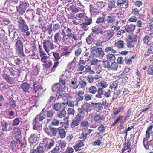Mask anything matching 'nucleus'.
I'll return each mask as SVG.
<instances>
[{
  "mask_svg": "<svg viewBox=\"0 0 153 153\" xmlns=\"http://www.w3.org/2000/svg\"><path fill=\"white\" fill-rule=\"evenodd\" d=\"M136 23V24H134V27L135 28H136V27L139 28L138 29V30L139 31V32H140V29L139 28L141 27L143 25V23L141 20L138 19H137V20Z\"/></svg>",
  "mask_w": 153,
  "mask_h": 153,
  "instance_id": "052dcab7",
  "label": "nucleus"
},
{
  "mask_svg": "<svg viewBox=\"0 0 153 153\" xmlns=\"http://www.w3.org/2000/svg\"><path fill=\"white\" fill-rule=\"evenodd\" d=\"M91 30L92 32L96 34H98L100 33L102 34L103 33L102 30L100 27L98 25L94 26L92 28Z\"/></svg>",
  "mask_w": 153,
  "mask_h": 153,
  "instance_id": "bb28decb",
  "label": "nucleus"
},
{
  "mask_svg": "<svg viewBox=\"0 0 153 153\" xmlns=\"http://www.w3.org/2000/svg\"><path fill=\"white\" fill-rule=\"evenodd\" d=\"M16 51L18 52V55L22 59L23 61H24L26 59V56L23 51V50H21L20 51Z\"/></svg>",
  "mask_w": 153,
  "mask_h": 153,
  "instance_id": "338daca9",
  "label": "nucleus"
},
{
  "mask_svg": "<svg viewBox=\"0 0 153 153\" xmlns=\"http://www.w3.org/2000/svg\"><path fill=\"white\" fill-rule=\"evenodd\" d=\"M93 130L89 129L87 128H85L82 132L80 137V138L82 139L84 141L86 139L88 135L91 134Z\"/></svg>",
  "mask_w": 153,
  "mask_h": 153,
  "instance_id": "f3484780",
  "label": "nucleus"
},
{
  "mask_svg": "<svg viewBox=\"0 0 153 153\" xmlns=\"http://www.w3.org/2000/svg\"><path fill=\"white\" fill-rule=\"evenodd\" d=\"M18 28L22 33H25L28 30V26L22 18L20 19L18 22Z\"/></svg>",
  "mask_w": 153,
  "mask_h": 153,
  "instance_id": "9b49d317",
  "label": "nucleus"
},
{
  "mask_svg": "<svg viewBox=\"0 0 153 153\" xmlns=\"http://www.w3.org/2000/svg\"><path fill=\"white\" fill-rule=\"evenodd\" d=\"M58 135L60 138L63 139L66 136V133L65 130L61 127H59V129L58 132Z\"/></svg>",
  "mask_w": 153,
  "mask_h": 153,
  "instance_id": "473e14b6",
  "label": "nucleus"
},
{
  "mask_svg": "<svg viewBox=\"0 0 153 153\" xmlns=\"http://www.w3.org/2000/svg\"><path fill=\"white\" fill-rule=\"evenodd\" d=\"M107 59L110 62V63L115 62L116 57L114 54L108 53L106 56Z\"/></svg>",
  "mask_w": 153,
  "mask_h": 153,
  "instance_id": "4c0bfd02",
  "label": "nucleus"
},
{
  "mask_svg": "<svg viewBox=\"0 0 153 153\" xmlns=\"http://www.w3.org/2000/svg\"><path fill=\"white\" fill-rule=\"evenodd\" d=\"M62 103L59 102L55 103L52 108L55 111H59L61 108H63L62 105Z\"/></svg>",
  "mask_w": 153,
  "mask_h": 153,
  "instance_id": "ea45409f",
  "label": "nucleus"
},
{
  "mask_svg": "<svg viewBox=\"0 0 153 153\" xmlns=\"http://www.w3.org/2000/svg\"><path fill=\"white\" fill-rule=\"evenodd\" d=\"M84 140H79V141L78 143H77L74 147V149H75V151H77L79 150H81V147L84 145Z\"/></svg>",
  "mask_w": 153,
  "mask_h": 153,
  "instance_id": "c03bdc74",
  "label": "nucleus"
},
{
  "mask_svg": "<svg viewBox=\"0 0 153 153\" xmlns=\"http://www.w3.org/2000/svg\"><path fill=\"white\" fill-rule=\"evenodd\" d=\"M147 74L149 75H153V64L149 65L147 70Z\"/></svg>",
  "mask_w": 153,
  "mask_h": 153,
  "instance_id": "774afa93",
  "label": "nucleus"
},
{
  "mask_svg": "<svg viewBox=\"0 0 153 153\" xmlns=\"http://www.w3.org/2000/svg\"><path fill=\"white\" fill-rule=\"evenodd\" d=\"M8 72L11 76H19L21 72V70L19 69L14 68L12 67H8L7 68Z\"/></svg>",
  "mask_w": 153,
  "mask_h": 153,
  "instance_id": "2eb2a0df",
  "label": "nucleus"
},
{
  "mask_svg": "<svg viewBox=\"0 0 153 153\" xmlns=\"http://www.w3.org/2000/svg\"><path fill=\"white\" fill-rule=\"evenodd\" d=\"M89 92L92 94H95L97 92V88L95 86L92 85L88 88Z\"/></svg>",
  "mask_w": 153,
  "mask_h": 153,
  "instance_id": "4d7b16f0",
  "label": "nucleus"
},
{
  "mask_svg": "<svg viewBox=\"0 0 153 153\" xmlns=\"http://www.w3.org/2000/svg\"><path fill=\"white\" fill-rule=\"evenodd\" d=\"M43 120L42 117L40 114L37 115L33 120L32 123L33 129L38 130L39 128L41 126Z\"/></svg>",
  "mask_w": 153,
  "mask_h": 153,
  "instance_id": "39448f33",
  "label": "nucleus"
},
{
  "mask_svg": "<svg viewBox=\"0 0 153 153\" xmlns=\"http://www.w3.org/2000/svg\"><path fill=\"white\" fill-rule=\"evenodd\" d=\"M1 126L2 128L1 130L4 131H7V127L8 124L7 121H1Z\"/></svg>",
  "mask_w": 153,
  "mask_h": 153,
  "instance_id": "0e129e2a",
  "label": "nucleus"
},
{
  "mask_svg": "<svg viewBox=\"0 0 153 153\" xmlns=\"http://www.w3.org/2000/svg\"><path fill=\"white\" fill-rule=\"evenodd\" d=\"M123 117L122 115H119L114 120V122L111 124V126L113 127L117 124L120 121H122Z\"/></svg>",
  "mask_w": 153,
  "mask_h": 153,
  "instance_id": "bf43d9fd",
  "label": "nucleus"
},
{
  "mask_svg": "<svg viewBox=\"0 0 153 153\" xmlns=\"http://www.w3.org/2000/svg\"><path fill=\"white\" fill-rule=\"evenodd\" d=\"M40 114L42 117V118L45 119L47 117L48 119L46 120L45 121L46 124H48L51 121L50 118L53 117L54 115V112L53 110H47L44 108L40 113Z\"/></svg>",
  "mask_w": 153,
  "mask_h": 153,
  "instance_id": "7ed1b4c3",
  "label": "nucleus"
},
{
  "mask_svg": "<svg viewBox=\"0 0 153 153\" xmlns=\"http://www.w3.org/2000/svg\"><path fill=\"white\" fill-rule=\"evenodd\" d=\"M143 143L144 147L147 150L149 149L150 146H152L151 145H150V143L148 142V139H146V138H144L143 141Z\"/></svg>",
  "mask_w": 153,
  "mask_h": 153,
  "instance_id": "e2e57ef3",
  "label": "nucleus"
},
{
  "mask_svg": "<svg viewBox=\"0 0 153 153\" xmlns=\"http://www.w3.org/2000/svg\"><path fill=\"white\" fill-rule=\"evenodd\" d=\"M92 105H94V108L97 112L102 110L103 108L102 104L100 103H91Z\"/></svg>",
  "mask_w": 153,
  "mask_h": 153,
  "instance_id": "49530a36",
  "label": "nucleus"
},
{
  "mask_svg": "<svg viewBox=\"0 0 153 153\" xmlns=\"http://www.w3.org/2000/svg\"><path fill=\"white\" fill-rule=\"evenodd\" d=\"M105 51L106 53L111 52V53H115L117 52L113 48V47L111 46L107 47L105 49Z\"/></svg>",
  "mask_w": 153,
  "mask_h": 153,
  "instance_id": "680f3d73",
  "label": "nucleus"
},
{
  "mask_svg": "<svg viewBox=\"0 0 153 153\" xmlns=\"http://www.w3.org/2000/svg\"><path fill=\"white\" fill-rule=\"evenodd\" d=\"M85 72H90L91 74H93L94 73V72L93 70H91V66L89 63H87L85 66Z\"/></svg>",
  "mask_w": 153,
  "mask_h": 153,
  "instance_id": "13d9d810",
  "label": "nucleus"
},
{
  "mask_svg": "<svg viewBox=\"0 0 153 153\" xmlns=\"http://www.w3.org/2000/svg\"><path fill=\"white\" fill-rule=\"evenodd\" d=\"M53 56L54 57V61L55 62L54 63L53 66L51 69V72H55L56 68H57L59 65V60L60 59V57L59 56V53L56 52H53Z\"/></svg>",
  "mask_w": 153,
  "mask_h": 153,
  "instance_id": "f8f14e48",
  "label": "nucleus"
},
{
  "mask_svg": "<svg viewBox=\"0 0 153 153\" xmlns=\"http://www.w3.org/2000/svg\"><path fill=\"white\" fill-rule=\"evenodd\" d=\"M153 42H151L149 45V47L148 48L147 52L146 53L144 54L145 57H146L150 55L151 54H153Z\"/></svg>",
  "mask_w": 153,
  "mask_h": 153,
  "instance_id": "72a5a7b5",
  "label": "nucleus"
},
{
  "mask_svg": "<svg viewBox=\"0 0 153 153\" xmlns=\"http://www.w3.org/2000/svg\"><path fill=\"white\" fill-rule=\"evenodd\" d=\"M66 32L67 33L66 36L69 38H72L73 39L75 40H77V37L74 34L72 33V30L70 28L67 27V29L66 30Z\"/></svg>",
  "mask_w": 153,
  "mask_h": 153,
  "instance_id": "cd10ccee",
  "label": "nucleus"
},
{
  "mask_svg": "<svg viewBox=\"0 0 153 153\" xmlns=\"http://www.w3.org/2000/svg\"><path fill=\"white\" fill-rule=\"evenodd\" d=\"M25 17L27 19H33L34 16V11L33 9L27 10L25 14Z\"/></svg>",
  "mask_w": 153,
  "mask_h": 153,
  "instance_id": "5701e85b",
  "label": "nucleus"
},
{
  "mask_svg": "<svg viewBox=\"0 0 153 153\" xmlns=\"http://www.w3.org/2000/svg\"><path fill=\"white\" fill-rule=\"evenodd\" d=\"M106 21L107 23L109 24H114L115 26H117L119 23L118 20H117L116 17L113 15L108 16Z\"/></svg>",
  "mask_w": 153,
  "mask_h": 153,
  "instance_id": "dca6fc26",
  "label": "nucleus"
},
{
  "mask_svg": "<svg viewBox=\"0 0 153 153\" xmlns=\"http://www.w3.org/2000/svg\"><path fill=\"white\" fill-rule=\"evenodd\" d=\"M91 51L94 55V57L102 58L104 56V52L101 48L93 46L91 48Z\"/></svg>",
  "mask_w": 153,
  "mask_h": 153,
  "instance_id": "6e6552de",
  "label": "nucleus"
},
{
  "mask_svg": "<svg viewBox=\"0 0 153 153\" xmlns=\"http://www.w3.org/2000/svg\"><path fill=\"white\" fill-rule=\"evenodd\" d=\"M9 102L7 103V105H10V108H12L16 107V101L13 98H10L8 100Z\"/></svg>",
  "mask_w": 153,
  "mask_h": 153,
  "instance_id": "09e8293b",
  "label": "nucleus"
},
{
  "mask_svg": "<svg viewBox=\"0 0 153 153\" xmlns=\"http://www.w3.org/2000/svg\"><path fill=\"white\" fill-rule=\"evenodd\" d=\"M96 5L100 9H102L105 7L106 5L105 3L102 1H98L96 2Z\"/></svg>",
  "mask_w": 153,
  "mask_h": 153,
  "instance_id": "6e6d98bb",
  "label": "nucleus"
},
{
  "mask_svg": "<svg viewBox=\"0 0 153 153\" xmlns=\"http://www.w3.org/2000/svg\"><path fill=\"white\" fill-rule=\"evenodd\" d=\"M89 7V11L91 16H95L100 13V11L99 10L94 6L92 5L91 4H90Z\"/></svg>",
  "mask_w": 153,
  "mask_h": 153,
  "instance_id": "a211bd4d",
  "label": "nucleus"
},
{
  "mask_svg": "<svg viewBox=\"0 0 153 153\" xmlns=\"http://www.w3.org/2000/svg\"><path fill=\"white\" fill-rule=\"evenodd\" d=\"M66 114V112L65 110V107H64L61 111L57 113V117L59 118H62L65 117Z\"/></svg>",
  "mask_w": 153,
  "mask_h": 153,
  "instance_id": "de8ad7c7",
  "label": "nucleus"
},
{
  "mask_svg": "<svg viewBox=\"0 0 153 153\" xmlns=\"http://www.w3.org/2000/svg\"><path fill=\"white\" fill-rule=\"evenodd\" d=\"M97 93L95 95L96 98H101L102 97V95L104 94V89L100 87L97 89Z\"/></svg>",
  "mask_w": 153,
  "mask_h": 153,
  "instance_id": "79ce46f5",
  "label": "nucleus"
},
{
  "mask_svg": "<svg viewBox=\"0 0 153 153\" xmlns=\"http://www.w3.org/2000/svg\"><path fill=\"white\" fill-rule=\"evenodd\" d=\"M70 86L71 89H76L78 86V84L77 79L76 78L72 79L71 81V83L70 84Z\"/></svg>",
  "mask_w": 153,
  "mask_h": 153,
  "instance_id": "393cba45",
  "label": "nucleus"
},
{
  "mask_svg": "<svg viewBox=\"0 0 153 153\" xmlns=\"http://www.w3.org/2000/svg\"><path fill=\"white\" fill-rule=\"evenodd\" d=\"M111 64L110 67L109 68L108 70H112V71H115L117 70V68L118 66L117 64L115 62L111 63Z\"/></svg>",
  "mask_w": 153,
  "mask_h": 153,
  "instance_id": "864d4df0",
  "label": "nucleus"
},
{
  "mask_svg": "<svg viewBox=\"0 0 153 153\" xmlns=\"http://www.w3.org/2000/svg\"><path fill=\"white\" fill-rule=\"evenodd\" d=\"M43 45L44 49L47 53H49L50 50L54 49L55 47L53 42L49 39L44 40Z\"/></svg>",
  "mask_w": 153,
  "mask_h": 153,
  "instance_id": "423d86ee",
  "label": "nucleus"
},
{
  "mask_svg": "<svg viewBox=\"0 0 153 153\" xmlns=\"http://www.w3.org/2000/svg\"><path fill=\"white\" fill-rule=\"evenodd\" d=\"M84 91L79 90L76 93L75 95L76 100L77 101H82L84 100Z\"/></svg>",
  "mask_w": 153,
  "mask_h": 153,
  "instance_id": "4be33fe9",
  "label": "nucleus"
},
{
  "mask_svg": "<svg viewBox=\"0 0 153 153\" xmlns=\"http://www.w3.org/2000/svg\"><path fill=\"white\" fill-rule=\"evenodd\" d=\"M119 81L117 79L114 81L110 85L109 88L111 89H114V90L117 89L118 86Z\"/></svg>",
  "mask_w": 153,
  "mask_h": 153,
  "instance_id": "8fccbe9b",
  "label": "nucleus"
},
{
  "mask_svg": "<svg viewBox=\"0 0 153 153\" xmlns=\"http://www.w3.org/2000/svg\"><path fill=\"white\" fill-rule=\"evenodd\" d=\"M77 111V114L72 120L70 124L71 128H75L76 126L79 125L85 118V113L80 107L78 108Z\"/></svg>",
  "mask_w": 153,
  "mask_h": 153,
  "instance_id": "f257e3e1",
  "label": "nucleus"
},
{
  "mask_svg": "<svg viewBox=\"0 0 153 153\" xmlns=\"http://www.w3.org/2000/svg\"><path fill=\"white\" fill-rule=\"evenodd\" d=\"M123 145H124L125 146L122 149L123 153L126 150H128V152L129 153L130 152L131 150V149L130 147L131 143L130 140H128L127 141V143L126 142H125L124 143Z\"/></svg>",
  "mask_w": 153,
  "mask_h": 153,
  "instance_id": "a878e982",
  "label": "nucleus"
},
{
  "mask_svg": "<svg viewBox=\"0 0 153 153\" xmlns=\"http://www.w3.org/2000/svg\"><path fill=\"white\" fill-rule=\"evenodd\" d=\"M40 56L41 62L43 63V65L44 68L47 69L50 68L52 65V62L50 60V57L47 56L45 53L43 54H41Z\"/></svg>",
  "mask_w": 153,
  "mask_h": 153,
  "instance_id": "20e7f679",
  "label": "nucleus"
},
{
  "mask_svg": "<svg viewBox=\"0 0 153 153\" xmlns=\"http://www.w3.org/2000/svg\"><path fill=\"white\" fill-rule=\"evenodd\" d=\"M126 31L128 33L133 32L135 29L134 24H127L125 27Z\"/></svg>",
  "mask_w": 153,
  "mask_h": 153,
  "instance_id": "c756f323",
  "label": "nucleus"
},
{
  "mask_svg": "<svg viewBox=\"0 0 153 153\" xmlns=\"http://www.w3.org/2000/svg\"><path fill=\"white\" fill-rule=\"evenodd\" d=\"M2 76L3 78L6 80L9 84H11L13 81V78L10 76L9 75H8L7 74L4 73V74Z\"/></svg>",
  "mask_w": 153,
  "mask_h": 153,
  "instance_id": "58836bf2",
  "label": "nucleus"
},
{
  "mask_svg": "<svg viewBox=\"0 0 153 153\" xmlns=\"http://www.w3.org/2000/svg\"><path fill=\"white\" fill-rule=\"evenodd\" d=\"M115 1L114 0H111L108 4V6L107 7L106 10L108 11H110L112 10L113 8L115 6Z\"/></svg>",
  "mask_w": 153,
  "mask_h": 153,
  "instance_id": "a19ab883",
  "label": "nucleus"
},
{
  "mask_svg": "<svg viewBox=\"0 0 153 153\" xmlns=\"http://www.w3.org/2000/svg\"><path fill=\"white\" fill-rule=\"evenodd\" d=\"M102 16H100L96 19V23L97 24H101L105 22V14L103 13L102 14Z\"/></svg>",
  "mask_w": 153,
  "mask_h": 153,
  "instance_id": "3c124183",
  "label": "nucleus"
},
{
  "mask_svg": "<svg viewBox=\"0 0 153 153\" xmlns=\"http://www.w3.org/2000/svg\"><path fill=\"white\" fill-rule=\"evenodd\" d=\"M30 87V84L27 82L22 83L21 86V88L25 92H28L30 93L29 90Z\"/></svg>",
  "mask_w": 153,
  "mask_h": 153,
  "instance_id": "7c9ffc66",
  "label": "nucleus"
},
{
  "mask_svg": "<svg viewBox=\"0 0 153 153\" xmlns=\"http://www.w3.org/2000/svg\"><path fill=\"white\" fill-rule=\"evenodd\" d=\"M76 62L74 61L69 63L67 66V69L68 71L70 72H71L76 67Z\"/></svg>",
  "mask_w": 153,
  "mask_h": 153,
  "instance_id": "37998d69",
  "label": "nucleus"
},
{
  "mask_svg": "<svg viewBox=\"0 0 153 153\" xmlns=\"http://www.w3.org/2000/svg\"><path fill=\"white\" fill-rule=\"evenodd\" d=\"M43 88L38 81H35L33 82V86L30 90V93L31 94H36L39 93L41 90H42Z\"/></svg>",
  "mask_w": 153,
  "mask_h": 153,
  "instance_id": "1a4fd4ad",
  "label": "nucleus"
},
{
  "mask_svg": "<svg viewBox=\"0 0 153 153\" xmlns=\"http://www.w3.org/2000/svg\"><path fill=\"white\" fill-rule=\"evenodd\" d=\"M137 37L135 35L129 36L126 41V45L128 48H131L134 47L137 42Z\"/></svg>",
  "mask_w": 153,
  "mask_h": 153,
  "instance_id": "ddd939ff",
  "label": "nucleus"
},
{
  "mask_svg": "<svg viewBox=\"0 0 153 153\" xmlns=\"http://www.w3.org/2000/svg\"><path fill=\"white\" fill-rule=\"evenodd\" d=\"M85 113L90 112L92 110V106L88 103L85 102L80 107Z\"/></svg>",
  "mask_w": 153,
  "mask_h": 153,
  "instance_id": "6ab92c4d",
  "label": "nucleus"
},
{
  "mask_svg": "<svg viewBox=\"0 0 153 153\" xmlns=\"http://www.w3.org/2000/svg\"><path fill=\"white\" fill-rule=\"evenodd\" d=\"M70 9L73 12L77 13L79 12L81 8L76 5H72L70 6Z\"/></svg>",
  "mask_w": 153,
  "mask_h": 153,
  "instance_id": "603ef678",
  "label": "nucleus"
},
{
  "mask_svg": "<svg viewBox=\"0 0 153 153\" xmlns=\"http://www.w3.org/2000/svg\"><path fill=\"white\" fill-rule=\"evenodd\" d=\"M10 146L12 148L13 151H16L15 148H17L18 146L17 144V142L15 140H13L10 143Z\"/></svg>",
  "mask_w": 153,
  "mask_h": 153,
  "instance_id": "69168bd1",
  "label": "nucleus"
},
{
  "mask_svg": "<svg viewBox=\"0 0 153 153\" xmlns=\"http://www.w3.org/2000/svg\"><path fill=\"white\" fill-rule=\"evenodd\" d=\"M94 40V34L93 33H91L86 38V42L89 45H91Z\"/></svg>",
  "mask_w": 153,
  "mask_h": 153,
  "instance_id": "c9c22d12",
  "label": "nucleus"
},
{
  "mask_svg": "<svg viewBox=\"0 0 153 153\" xmlns=\"http://www.w3.org/2000/svg\"><path fill=\"white\" fill-rule=\"evenodd\" d=\"M27 3V2L22 3L20 5L16 7L17 12L20 15H22L26 9Z\"/></svg>",
  "mask_w": 153,
  "mask_h": 153,
  "instance_id": "4468645a",
  "label": "nucleus"
},
{
  "mask_svg": "<svg viewBox=\"0 0 153 153\" xmlns=\"http://www.w3.org/2000/svg\"><path fill=\"white\" fill-rule=\"evenodd\" d=\"M131 14H132L133 16H135L137 17L139 16L140 15L139 9L137 8H132Z\"/></svg>",
  "mask_w": 153,
  "mask_h": 153,
  "instance_id": "5fc2aeb1",
  "label": "nucleus"
},
{
  "mask_svg": "<svg viewBox=\"0 0 153 153\" xmlns=\"http://www.w3.org/2000/svg\"><path fill=\"white\" fill-rule=\"evenodd\" d=\"M23 39H19L16 41L15 46L16 51H20L21 50H23Z\"/></svg>",
  "mask_w": 153,
  "mask_h": 153,
  "instance_id": "b1692460",
  "label": "nucleus"
},
{
  "mask_svg": "<svg viewBox=\"0 0 153 153\" xmlns=\"http://www.w3.org/2000/svg\"><path fill=\"white\" fill-rule=\"evenodd\" d=\"M62 34L60 32H57L56 33L54 36V41L55 43H57L59 41H62Z\"/></svg>",
  "mask_w": 153,
  "mask_h": 153,
  "instance_id": "e433bc0d",
  "label": "nucleus"
},
{
  "mask_svg": "<svg viewBox=\"0 0 153 153\" xmlns=\"http://www.w3.org/2000/svg\"><path fill=\"white\" fill-rule=\"evenodd\" d=\"M38 137L36 134H31L28 138V141L30 144L36 143L38 140Z\"/></svg>",
  "mask_w": 153,
  "mask_h": 153,
  "instance_id": "c85d7f7f",
  "label": "nucleus"
},
{
  "mask_svg": "<svg viewBox=\"0 0 153 153\" xmlns=\"http://www.w3.org/2000/svg\"><path fill=\"white\" fill-rule=\"evenodd\" d=\"M54 143L55 141L53 140L48 139L45 149L46 150H49L54 145Z\"/></svg>",
  "mask_w": 153,
  "mask_h": 153,
  "instance_id": "f704fd0d",
  "label": "nucleus"
},
{
  "mask_svg": "<svg viewBox=\"0 0 153 153\" xmlns=\"http://www.w3.org/2000/svg\"><path fill=\"white\" fill-rule=\"evenodd\" d=\"M49 130L51 133V137L56 136L57 134H58V131L59 129V127L58 128H56L55 127H52L50 126L49 127Z\"/></svg>",
  "mask_w": 153,
  "mask_h": 153,
  "instance_id": "2f4dec72",
  "label": "nucleus"
},
{
  "mask_svg": "<svg viewBox=\"0 0 153 153\" xmlns=\"http://www.w3.org/2000/svg\"><path fill=\"white\" fill-rule=\"evenodd\" d=\"M114 45L118 49H122L124 47L125 43L122 40L118 39L115 41Z\"/></svg>",
  "mask_w": 153,
  "mask_h": 153,
  "instance_id": "412c9836",
  "label": "nucleus"
},
{
  "mask_svg": "<svg viewBox=\"0 0 153 153\" xmlns=\"http://www.w3.org/2000/svg\"><path fill=\"white\" fill-rule=\"evenodd\" d=\"M116 4L118 7L124 10L128 11L129 10V3L128 0H117Z\"/></svg>",
  "mask_w": 153,
  "mask_h": 153,
  "instance_id": "0eeeda50",
  "label": "nucleus"
},
{
  "mask_svg": "<svg viewBox=\"0 0 153 153\" xmlns=\"http://www.w3.org/2000/svg\"><path fill=\"white\" fill-rule=\"evenodd\" d=\"M105 119V117L103 115L99 113H96L95 114L94 117V120L96 123H100L102 121H103Z\"/></svg>",
  "mask_w": 153,
  "mask_h": 153,
  "instance_id": "aec40b11",
  "label": "nucleus"
},
{
  "mask_svg": "<svg viewBox=\"0 0 153 153\" xmlns=\"http://www.w3.org/2000/svg\"><path fill=\"white\" fill-rule=\"evenodd\" d=\"M67 88L66 86L62 85L61 84L56 83L52 86V89L53 92H56V96L59 98L65 95V90Z\"/></svg>",
  "mask_w": 153,
  "mask_h": 153,
  "instance_id": "f03ea898",
  "label": "nucleus"
},
{
  "mask_svg": "<svg viewBox=\"0 0 153 153\" xmlns=\"http://www.w3.org/2000/svg\"><path fill=\"white\" fill-rule=\"evenodd\" d=\"M151 40V39L150 36L148 35H145L143 39L144 44L146 45H148L149 46V44L151 43H150Z\"/></svg>",
  "mask_w": 153,
  "mask_h": 153,
  "instance_id": "a18cd8bd",
  "label": "nucleus"
},
{
  "mask_svg": "<svg viewBox=\"0 0 153 153\" xmlns=\"http://www.w3.org/2000/svg\"><path fill=\"white\" fill-rule=\"evenodd\" d=\"M114 78L116 79H118V81L123 85H125L126 83L129 79L127 72H125V71H123V73L119 76H114Z\"/></svg>",
  "mask_w": 153,
  "mask_h": 153,
  "instance_id": "9d476101",
  "label": "nucleus"
}]
</instances>
